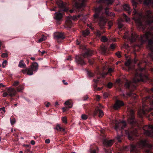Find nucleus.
Listing matches in <instances>:
<instances>
[{"mask_svg": "<svg viewBox=\"0 0 153 153\" xmlns=\"http://www.w3.org/2000/svg\"><path fill=\"white\" fill-rule=\"evenodd\" d=\"M144 17L145 19L144 22H143L140 19H138L136 21L138 28L143 31L144 34L139 36L134 32H132L130 36H127L128 38L131 43L138 41L140 45H137L139 47L147 42V48L150 51L148 56L153 61V15L152 12L149 10H147ZM151 70L153 73V68H151Z\"/></svg>", "mask_w": 153, "mask_h": 153, "instance_id": "obj_1", "label": "nucleus"}, {"mask_svg": "<svg viewBox=\"0 0 153 153\" xmlns=\"http://www.w3.org/2000/svg\"><path fill=\"white\" fill-rule=\"evenodd\" d=\"M134 62L135 64L137 63L138 68L137 69H136L134 67H131V62L130 60H128L125 63V65L128 68V71L132 73L134 77L132 81L126 79L124 86L127 90V96L131 97L135 100L137 99L138 96L133 92V91L136 89L137 86L139 83L140 82H146L149 79V78L145 68L141 67L140 65L143 62L145 65H146L149 62L148 60H143L142 61H139L135 58L134 59Z\"/></svg>", "mask_w": 153, "mask_h": 153, "instance_id": "obj_2", "label": "nucleus"}, {"mask_svg": "<svg viewBox=\"0 0 153 153\" xmlns=\"http://www.w3.org/2000/svg\"><path fill=\"white\" fill-rule=\"evenodd\" d=\"M143 133L146 136L153 138V125H146L143 127ZM153 145L151 144L147 139L140 140L136 144H131L130 146H124L125 151L130 150L131 152L137 153L140 150L144 149L146 153H153L151 151Z\"/></svg>", "mask_w": 153, "mask_h": 153, "instance_id": "obj_3", "label": "nucleus"}, {"mask_svg": "<svg viewBox=\"0 0 153 153\" xmlns=\"http://www.w3.org/2000/svg\"><path fill=\"white\" fill-rule=\"evenodd\" d=\"M149 96L142 99V107L140 108L138 111V115L141 118L143 116L147 117L149 120H153V112L149 114L153 110V88L150 89H146Z\"/></svg>", "mask_w": 153, "mask_h": 153, "instance_id": "obj_4", "label": "nucleus"}, {"mask_svg": "<svg viewBox=\"0 0 153 153\" xmlns=\"http://www.w3.org/2000/svg\"><path fill=\"white\" fill-rule=\"evenodd\" d=\"M103 9H104L105 13L107 16H110L111 13L109 11V8L107 6L104 8L102 4H101L99 6L95 8V13L93 16L94 21L95 22H97L100 28L102 29L105 27L107 21V19L103 15Z\"/></svg>", "mask_w": 153, "mask_h": 153, "instance_id": "obj_5", "label": "nucleus"}, {"mask_svg": "<svg viewBox=\"0 0 153 153\" xmlns=\"http://www.w3.org/2000/svg\"><path fill=\"white\" fill-rule=\"evenodd\" d=\"M127 120L128 123L131 125V128L125 130V133L129 140H133L134 139V136H138L139 128V124L135 118L134 112L133 110H130Z\"/></svg>", "mask_w": 153, "mask_h": 153, "instance_id": "obj_6", "label": "nucleus"}, {"mask_svg": "<svg viewBox=\"0 0 153 153\" xmlns=\"http://www.w3.org/2000/svg\"><path fill=\"white\" fill-rule=\"evenodd\" d=\"M92 54L91 51L89 49H87L85 53L80 55H76L75 57V61L77 65L81 66L86 65L84 58L91 55Z\"/></svg>", "mask_w": 153, "mask_h": 153, "instance_id": "obj_7", "label": "nucleus"}, {"mask_svg": "<svg viewBox=\"0 0 153 153\" xmlns=\"http://www.w3.org/2000/svg\"><path fill=\"white\" fill-rule=\"evenodd\" d=\"M38 65L36 62H33L31 65L28 68H26L25 70H22V72L24 74L27 73V74L29 75H33L34 72H36L38 69Z\"/></svg>", "mask_w": 153, "mask_h": 153, "instance_id": "obj_8", "label": "nucleus"}, {"mask_svg": "<svg viewBox=\"0 0 153 153\" xmlns=\"http://www.w3.org/2000/svg\"><path fill=\"white\" fill-rule=\"evenodd\" d=\"M126 123L125 121H122L120 123H117L114 126V128L117 132L119 131L122 133V130L126 126Z\"/></svg>", "mask_w": 153, "mask_h": 153, "instance_id": "obj_9", "label": "nucleus"}, {"mask_svg": "<svg viewBox=\"0 0 153 153\" xmlns=\"http://www.w3.org/2000/svg\"><path fill=\"white\" fill-rule=\"evenodd\" d=\"M82 14H79L77 16H74L71 18L68 17L67 18L65 21V25L67 27L69 28H71L72 25V23L71 19L74 20L77 19L78 18H79Z\"/></svg>", "mask_w": 153, "mask_h": 153, "instance_id": "obj_10", "label": "nucleus"}, {"mask_svg": "<svg viewBox=\"0 0 153 153\" xmlns=\"http://www.w3.org/2000/svg\"><path fill=\"white\" fill-rule=\"evenodd\" d=\"M56 4L58 5L61 11L67 12L68 9L66 7V3L63 1L59 0L56 1Z\"/></svg>", "mask_w": 153, "mask_h": 153, "instance_id": "obj_11", "label": "nucleus"}, {"mask_svg": "<svg viewBox=\"0 0 153 153\" xmlns=\"http://www.w3.org/2000/svg\"><path fill=\"white\" fill-rule=\"evenodd\" d=\"M94 33L97 38H101V40L102 42H106L108 40V38L104 36H101V35L103 33L100 31L98 30H96L94 31Z\"/></svg>", "mask_w": 153, "mask_h": 153, "instance_id": "obj_12", "label": "nucleus"}, {"mask_svg": "<svg viewBox=\"0 0 153 153\" xmlns=\"http://www.w3.org/2000/svg\"><path fill=\"white\" fill-rule=\"evenodd\" d=\"M54 37L58 42H60L59 40L64 39L65 38V36L64 33L60 32H56L54 33Z\"/></svg>", "mask_w": 153, "mask_h": 153, "instance_id": "obj_13", "label": "nucleus"}, {"mask_svg": "<svg viewBox=\"0 0 153 153\" xmlns=\"http://www.w3.org/2000/svg\"><path fill=\"white\" fill-rule=\"evenodd\" d=\"M85 5V4L83 2L79 3L75 0L74 7L76 12H79L80 10L82 11V7H84Z\"/></svg>", "mask_w": 153, "mask_h": 153, "instance_id": "obj_14", "label": "nucleus"}, {"mask_svg": "<svg viewBox=\"0 0 153 153\" xmlns=\"http://www.w3.org/2000/svg\"><path fill=\"white\" fill-rule=\"evenodd\" d=\"M124 105V103L122 101L117 100L114 105L113 108L114 110H117L120 109L122 106Z\"/></svg>", "mask_w": 153, "mask_h": 153, "instance_id": "obj_15", "label": "nucleus"}, {"mask_svg": "<svg viewBox=\"0 0 153 153\" xmlns=\"http://www.w3.org/2000/svg\"><path fill=\"white\" fill-rule=\"evenodd\" d=\"M97 114H98V116L100 117H102L104 115L103 111L100 109L98 107H97L95 108V109L93 113V116L94 117Z\"/></svg>", "mask_w": 153, "mask_h": 153, "instance_id": "obj_16", "label": "nucleus"}, {"mask_svg": "<svg viewBox=\"0 0 153 153\" xmlns=\"http://www.w3.org/2000/svg\"><path fill=\"white\" fill-rule=\"evenodd\" d=\"M114 142L113 140H108L105 139L104 140L103 143L105 146L106 147H110L113 145Z\"/></svg>", "mask_w": 153, "mask_h": 153, "instance_id": "obj_17", "label": "nucleus"}, {"mask_svg": "<svg viewBox=\"0 0 153 153\" xmlns=\"http://www.w3.org/2000/svg\"><path fill=\"white\" fill-rule=\"evenodd\" d=\"M90 153H97L98 148L95 144L92 145L90 146Z\"/></svg>", "mask_w": 153, "mask_h": 153, "instance_id": "obj_18", "label": "nucleus"}, {"mask_svg": "<svg viewBox=\"0 0 153 153\" xmlns=\"http://www.w3.org/2000/svg\"><path fill=\"white\" fill-rule=\"evenodd\" d=\"M123 8L124 10L127 12L128 14H131L132 10L128 4H123Z\"/></svg>", "mask_w": 153, "mask_h": 153, "instance_id": "obj_19", "label": "nucleus"}, {"mask_svg": "<svg viewBox=\"0 0 153 153\" xmlns=\"http://www.w3.org/2000/svg\"><path fill=\"white\" fill-rule=\"evenodd\" d=\"M8 92L9 95L10 97L15 96L16 94V91L13 88H9L8 89Z\"/></svg>", "mask_w": 153, "mask_h": 153, "instance_id": "obj_20", "label": "nucleus"}, {"mask_svg": "<svg viewBox=\"0 0 153 153\" xmlns=\"http://www.w3.org/2000/svg\"><path fill=\"white\" fill-rule=\"evenodd\" d=\"M98 2L105 4L108 5L109 4H111L113 2L112 0H98Z\"/></svg>", "mask_w": 153, "mask_h": 153, "instance_id": "obj_21", "label": "nucleus"}, {"mask_svg": "<svg viewBox=\"0 0 153 153\" xmlns=\"http://www.w3.org/2000/svg\"><path fill=\"white\" fill-rule=\"evenodd\" d=\"M36 36L37 37H41L38 40V42L40 43L42 41L45 40L46 39V37L44 36V35L42 33H38L36 34Z\"/></svg>", "mask_w": 153, "mask_h": 153, "instance_id": "obj_22", "label": "nucleus"}, {"mask_svg": "<svg viewBox=\"0 0 153 153\" xmlns=\"http://www.w3.org/2000/svg\"><path fill=\"white\" fill-rule=\"evenodd\" d=\"M55 19L58 21L60 20L62 17V14L59 11L55 13Z\"/></svg>", "mask_w": 153, "mask_h": 153, "instance_id": "obj_23", "label": "nucleus"}, {"mask_svg": "<svg viewBox=\"0 0 153 153\" xmlns=\"http://www.w3.org/2000/svg\"><path fill=\"white\" fill-rule=\"evenodd\" d=\"M139 0L141 1V0ZM143 3L147 6H149V5H153V0H144Z\"/></svg>", "mask_w": 153, "mask_h": 153, "instance_id": "obj_24", "label": "nucleus"}, {"mask_svg": "<svg viewBox=\"0 0 153 153\" xmlns=\"http://www.w3.org/2000/svg\"><path fill=\"white\" fill-rule=\"evenodd\" d=\"M55 129L58 131H61L63 132L65 131V128L61 127L59 124L56 125Z\"/></svg>", "mask_w": 153, "mask_h": 153, "instance_id": "obj_25", "label": "nucleus"}, {"mask_svg": "<svg viewBox=\"0 0 153 153\" xmlns=\"http://www.w3.org/2000/svg\"><path fill=\"white\" fill-rule=\"evenodd\" d=\"M90 33V31L88 29L83 30L82 32V34L84 37H85L88 36Z\"/></svg>", "mask_w": 153, "mask_h": 153, "instance_id": "obj_26", "label": "nucleus"}, {"mask_svg": "<svg viewBox=\"0 0 153 153\" xmlns=\"http://www.w3.org/2000/svg\"><path fill=\"white\" fill-rule=\"evenodd\" d=\"M131 3L132 4V5L135 11H136V8L137 5L138 4V3L136 2L134 0H131Z\"/></svg>", "mask_w": 153, "mask_h": 153, "instance_id": "obj_27", "label": "nucleus"}, {"mask_svg": "<svg viewBox=\"0 0 153 153\" xmlns=\"http://www.w3.org/2000/svg\"><path fill=\"white\" fill-rule=\"evenodd\" d=\"M101 50L102 54H106L108 53L107 48L105 46L101 47Z\"/></svg>", "mask_w": 153, "mask_h": 153, "instance_id": "obj_28", "label": "nucleus"}, {"mask_svg": "<svg viewBox=\"0 0 153 153\" xmlns=\"http://www.w3.org/2000/svg\"><path fill=\"white\" fill-rule=\"evenodd\" d=\"M65 105L68 106V108H70L72 107V104L70 100H67L64 103Z\"/></svg>", "mask_w": 153, "mask_h": 153, "instance_id": "obj_29", "label": "nucleus"}, {"mask_svg": "<svg viewBox=\"0 0 153 153\" xmlns=\"http://www.w3.org/2000/svg\"><path fill=\"white\" fill-rule=\"evenodd\" d=\"M21 68H25L26 67V64L24 62L23 60L20 61L18 65Z\"/></svg>", "mask_w": 153, "mask_h": 153, "instance_id": "obj_30", "label": "nucleus"}, {"mask_svg": "<svg viewBox=\"0 0 153 153\" xmlns=\"http://www.w3.org/2000/svg\"><path fill=\"white\" fill-rule=\"evenodd\" d=\"M122 136V135H117L116 138L118 142L121 143V137Z\"/></svg>", "mask_w": 153, "mask_h": 153, "instance_id": "obj_31", "label": "nucleus"}, {"mask_svg": "<svg viewBox=\"0 0 153 153\" xmlns=\"http://www.w3.org/2000/svg\"><path fill=\"white\" fill-rule=\"evenodd\" d=\"M123 18L124 19L126 22H128L130 20L129 18L127 16V15L124 13L123 14Z\"/></svg>", "mask_w": 153, "mask_h": 153, "instance_id": "obj_32", "label": "nucleus"}, {"mask_svg": "<svg viewBox=\"0 0 153 153\" xmlns=\"http://www.w3.org/2000/svg\"><path fill=\"white\" fill-rule=\"evenodd\" d=\"M62 122L65 124H67V117H62Z\"/></svg>", "mask_w": 153, "mask_h": 153, "instance_id": "obj_33", "label": "nucleus"}, {"mask_svg": "<svg viewBox=\"0 0 153 153\" xmlns=\"http://www.w3.org/2000/svg\"><path fill=\"white\" fill-rule=\"evenodd\" d=\"M118 26L119 29L120 30H122V28L123 27V25L120 22H118Z\"/></svg>", "mask_w": 153, "mask_h": 153, "instance_id": "obj_34", "label": "nucleus"}, {"mask_svg": "<svg viewBox=\"0 0 153 153\" xmlns=\"http://www.w3.org/2000/svg\"><path fill=\"white\" fill-rule=\"evenodd\" d=\"M94 90L100 91L102 89V88H97V85H94Z\"/></svg>", "mask_w": 153, "mask_h": 153, "instance_id": "obj_35", "label": "nucleus"}, {"mask_svg": "<svg viewBox=\"0 0 153 153\" xmlns=\"http://www.w3.org/2000/svg\"><path fill=\"white\" fill-rule=\"evenodd\" d=\"M16 123V120L14 118L11 117L10 118V123L11 125H13Z\"/></svg>", "mask_w": 153, "mask_h": 153, "instance_id": "obj_36", "label": "nucleus"}, {"mask_svg": "<svg viewBox=\"0 0 153 153\" xmlns=\"http://www.w3.org/2000/svg\"><path fill=\"white\" fill-rule=\"evenodd\" d=\"M116 46V45L115 44H111L110 46V50H114Z\"/></svg>", "mask_w": 153, "mask_h": 153, "instance_id": "obj_37", "label": "nucleus"}, {"mask_svg": "<svg viewBox=\"0 0 153 153\" xmlns=\"http://www.w3.org/2000/svg\"><path fill=\"white\" fill-rule=\"evenodd\" d=\"M87 73L88 75L90 77H93L94 76V74L88 70L87 71Z\"/></svg>", "mask_w": 153, "mask_h": 153, "instance_id": "obj_38", "label": "nucleus"}, {"mask_svg": "<svg viewBox=\"0 0 153 153\" xmlns=\"http://www.w3.org/2000/svg\"><path fill=\"white\" fill-rule=\"evenodd\" d=\"M113 71V69L111 68H109L108 69V72L107 73H105V75L106 76L108 74H111V73Z\"/></svg>", "mask_w": 153, "mask_h": 153, "instance_id": "obj_39", "label": "nucleus"}, {"mask_svg": "<svg viewBox=\"0 0 153 153\" xmlns=\"http://www.w3.org/2000/svg\"><path fill=\"white\" fill-rule=\"evenodd\" d=\"M24 89V87L23 86H19L17 88V90L18 91H21Z\"/></svg>", "mask_w": 153, "mask_h": 153, "instance_id": "obj_40", "label": "nucleus"}, {"mask_svg": "<svg viewBox=\"0 0 153 153\" xmlns=\"http://www.w3.org/2000/svg\"><path fill=\"white\" fill-rule=\"evenodd\" d=\"M81 118L83 120H86L87 119L88 116L85 114H83L81 116Z\"/></svg>", "mask_w": 153, "mask_h": 153, "instance_id": "obj_41", "label": "nucleus"}, {"mask_svg": "<svg viewBox=\"0 0 153 153\" xmlns=\"http://www.w3.org/2000/svg\"><path fill=\"white\" fill-rule=\"evenodd\" d=\"M113 85V83L112 82H109L108 83L107 86L108 88H111L112 87Z\"/></svg>", "mask_w": 153, "mask_h": 153, "instance_id": "obj_42", "label": "nucleus"}, {"mask_svg": "<svg viewBox=\"0 0 153 153\" xmlns=\"http://www.w3.org/2000/svg\"><path fill=\"white\" fill-rule=\"evenodd\" d=\"M94 59H88V62L91 65H92L94 64Z\"/></svg>", "mask_w": 153, "mask_h": 153, "instance_id": "obj_43", "label": "nucleus"}, {"mask_svg": "<svg viewBox=\"0 0 153 153\" xmlns=\"http://www.w3.org/2000/svg\"><path fill=\"white\" fill-rule=\"evenodd\" d=\"M8 56L7 53H3L1 54V57L3 58L7 57Z\"/></svg>", "mask_w": 153, "mask_h": 153, "instance_id": "obj_44", "label": "nucleus"}, {"mask_svg": "<svg viewBox=\"0 0 153 153\" xmlns=\"http://www.w3.org/2000/svg\"><path fill=\"white\" fill-rule=\"evenodd\" d=\"M19 82L17 81H16L14 82L13 85L14 86L16 87L19 85Z\"/></svg>", "mask_w": 153, "mask_h": 153, "instance_id": "obj_45", "label": "nucleus"}, {"mask_svg": "<svg viewBox=\"0 0 153 153\" xmlns=\"http://www.w3.org/2000/svg\"><path fill=\"white\" fill-rule=\"evenodd\" d=\"M116 55L118 58H120L121 57V56L120 54V52L118 51L116 53Z\"/></svg>", "mask_w": 153, "mask_h": 153, "instance_id": "obj_46", "label": "nucleus"}, {"mask_svg": "<svg viewBox=\"0 0 153 153\" xmlns=\"http://www.w3.org/2000/svg\"><path fill=\"white\" fill-rule=\"evenodd\" d=\"M104 150L105 152L106 153H111V150L110 149H106L105 148Z\"/></svg>", "mask_w": 153, "mask_h": 153, "instance_id": "obj_47", "label": "nucleus"}, {"mask_svg": "<svg viewBox=\"0 0 153 153\" xmlns=\"http://www.w3.org/2000/svg\"><path fill=\"white\" fill-rule=\"evenodd\" d=\"M7 62V61L6 60H4L3 62L2 63V66L3 68L5 67Z\"/></svg>", "mask_w": 153, "mask_h": 153, "instance_id": "obj_48", "label": "nucleus"}, {"mask_svg": "<svg viewBox=\"0 0 153 153\" xmlns=\"http://www.w3.org/2000/svg\"><path fill=\"white\" fill-rule=\"evenodd\" d=\"M108 25L109 28H110L113 25V23L111 21H109L108 22Z\"/></svg>", "mask_w": 153, "mask_h": 153, "instance_id": "obj_49", "label": "nucleus"}, {"mask_svg": "<svg viewBox=\"0 0 153 153\" xmlns=\"http://www.w3.org/2000/svg\"><path fill=\"white\" fill-rule=\"evenodd\" d=\"M89 106V105L88 104H85L83 106L84 108L85 109H88V107Z\"/></svg>", "mask_w": 153, "mask_h": 153, "instance_id": "obj_50", "label": "nucleus"}, {"mask_svg": "<svg viewBox=\"0 0 153 153\" xmlns=\"http://www.w3.org/2000/svg\"><path fill=\"white\" fill-rule=\"evenodd\" d=\"M103 96L105 97H107L109 96V94L107 93H104Z\"/></svg>", "mask_w": 153, "mask_h": 153, "instance_id": "obj_51", "label": "nucleus"}, {"mask_svg": "<svg viewBox=\"0 0 153 153\" xmlns=\"http://www.w3.org/2000/svg\"><path fill=\"white\" fill-rule=\"evenodd\" d=\"M8 95V94L7 92H4L3 94V97H6Z\"/></svg>", "mask_w": 153, "mask_h": 153, "instance_id": "obj_52", "label": "nucleus"}, {"mask_svg": "<svg viewBox=\"0 0 153 153\" xmlns=\"http://www.w3.org/2000/svg\"><path fill=\"white\" fill-rule=\"evenodd\" d=\"M46 53V52L45 51H43L41 52V53L40 54L41 56H43L45 53Z\"/></svg>", "mask_w": 153, "mask_h": 153, "instance_id": "obj_53", "label": "nucleus"}, {"mask_svg": "<svg viewBox=\"0 0 153 153\" xmlns=\"http://www.w3.org/2000/svg\"><path fill=\"white\" fill-rule=\"evenodd\" d=\"M96 98L97 100H99L100 99V97L99 95H97L96 97Z\"/></svg>", "mask_w": 153, "mask_h": 153, "instance_id": "obj_54", "label": "nucleus"}, {"mask_svg": "<svg viewBox=\"0 0 153 153\" xmlns=\"http://www.w3.org/2000/svg\"><path fill=\"white\" fill-rule=\"evenodd\" d=\"M4 111V112H5V108L4 107H3L2 108H0V111Z\"/></svg>", "mask_w": 153, "mask_h": 153, "instance_id": "obj_55", "label": "nucleus"}, {"mask_svg": "<svg viewBox=\"0 0 153 153\" xmlns=\"http://www.w3.org/2000/svg\"><path fill=\"white\" fill-rule=\"evenodd\" d=\"M30 143L32 145H34L35 144V141L33 140H32L30 142Z\"/></svg>", "mask_w": 153, "mask_h": 153, "instance_id": "obj_56", "label": "nucleus"}, {"mask_svg": "<svg viewBox=\"0 0 153 153\" xmlns=\"http://www.w3.org/2000/svg\"><path fill=\"white\" fill-rule=\"evenodd\" d=\"M24 146H25L26 148H30V145H24Z\"/></svg>", "mask_w": 153, "mask_h": 153, "instance_id": "obj_57", "label": "nucleus"}, {"mask_svg": "<svg viewBox=\"0 0 153 153\" xmlns=\"http://www.w3.org/2000/svg\"><path fill=\"white\" fill-rule=\"evenodd\" d=\"M45 143H49L50 142V141L49 139H46L45 141Z\"/></svg>", "mask_w": 153, "mask_h": 153, "instance_id": "obj_58", "label": "nucleus"}, {"mask_svg": "<svg viewBox=\"0 0 153 153\" xmlns=\"http://www.w3.org/2000/svg\"><path fill=\"white\" fill-rule=\"evenodd\" d=\"M67 108H68L67 107L63 108H62L63 111L64 112L66 111L67 110V109H68Z\"/></svg>", "mask_w": 153, "mask_h": 153, "instance_id": "obj_59", "label": "nucleus"}, {"mask_svg": "<svg viewBox=\"0 0 153 153\" xmlns=\"http://www.w3.org/2000/svg\"><path fill=\"white\" fill-rule=\"evenodd\" d=\"M88 98V97L87 96H86L84 98V100H86Z\"/></svg>", "mask_w": 153, "mask_h": 153, "instance_id": "obj_60", "label": "nucleus"}, {"mask_svg": "<svg viewBox=\"0 0 153 153\" xmlns=\"http://www.w3.org/2000/svg\"><path fill=\"white\" fill-rule=\"evenodd\" d=\"M62 82L64 83V84L65 85H68V83L67 82H65V80H62Z\"/></svg>", "mask_w": 153, "mask_h": 153, "instance_id": "obj_61", "label": "nucleus"}, {"mask_svg": "<svg viewBox=\"0 0 153 153\" xmlns=\"http://www.w3.org/2000/svg\"><path fill=\"white\" fill-rule=\"evenodd\" d=\"M76 44L77 45H79L80 43V42L78 41V40H77L76 41Z\"/></svg>", "mask_w": 153, "mask_h": 153, "instance_id": "obj_62", "label": "nucleus"}, {"mask_svg": "<svg viewBox=\"0 0 153 153\" xmlns=\"http://www.w3.org/2000/svg\"><path fill=\"white\" fill-rule=\"evenodd\" d=\"M94 82H95V83H97L99 81V80H97V79H94Z\"/></svg>", "mask_w": 153, "mask_h": 153, "instance_id": "obj_63", "label": "nucleus"}, {"mask_svg": "<svg viewBox=\"0 0 153 153\" xmlns=\"http://www.w3.org/2000/svg\"><path fill=\"white\" fill-rule=\"evenodd\" d=\"M50 105V103L49 102H48L47 103V104L46 105V107H49V105Z\"/></svg>", "mask_w": 153, "mask_h": 153, "instance_id": "obj_64", "label": "nucleus"}]
</instances>
